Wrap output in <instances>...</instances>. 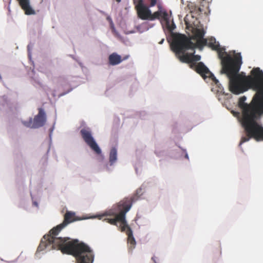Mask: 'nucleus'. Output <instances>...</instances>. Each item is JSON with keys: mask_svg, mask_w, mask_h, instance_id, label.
Segmentation results:
<instances>
[{"mask_svg": "<svg viewBox=\"0 0 263 263\" xmlns=\"http://www.w3.org/2000/svg\"><path fill=\"white\" fill-rule=\"evenodd\" d=\"M205 33L203 28H197L195 30L194 35L191 37V40H195V39L203 38Z\"/></svg>", "mask_w": 263, "mask_h": 263, "instance_id": "14", "label": "nucleus"}, {"mask_svg": "<svg viewBox=\"0 0 263 263\" xmlns=\"http://www.w3.org/2000/svg\"><path fill=\"white\" fill-rule=\"evenodd\" d=\"M190 67L192 69H195L197 73L199 74L204 80L206 79L211 80L218 87V91L222 90V86L219 81L202 62L192 63L190 64Z\"/></svg>", "mask_w": 263, "mask_h": 263, "instance_id": "6", "label": "nucleus"}, {"mask_svg": "<svg viewBox=\"0 0 263 263\" xmlns=\"http://www.w3.org/2000/svg\"><path fill=\"white\" fill-rule=\"evenodd\" d=\"M21 8L26 15L35 14V11L30 5V0H17Z\"/></svg>", "mask_w": 263, "mask_h": 263, "instance_id": "12", "label": "nucleus"}, {"mask_svg": "<svg viewBox=\"0 0 263 263\" xmlns=\"http://www.w3.org/2000/svg\"><path fill=\"white\" fill-rule=\"evenodd\" d=\"M109 63L111 65H116L120 64L123 60L121 57L116 53H112L108 57Z\"/></svg>", "mask_w": 263, "mask_h": 263, "instance_id": "13", "label": "nucleus"}, {"mask_svg": "<svg viewBox=\"0 0 263 263\" xmlns=\"http://www.w3.org/2000/svg\"><path fill=\"white\" fill-rule=\"evenodd\" d=\"M219 45L218 43L216 42L215 38L211 37L208 40L206 45H208L210 47L212 48V49L214 50L217 48V46Z\"/></svg>", "mask_w": 263, "mask_h": 263, "instance_id": "16", "label": "nucleus"}, {"mask_svg": "<svg viewBox=\"0 0 263 263\" xmlns=\"http://www.w3.org/2000/svg\"><path fill=\"white\" fill-rule=\"evenodd\" d=\"M134 4L136 5V7L137 6L143 5L142 0H133Z\"/></svg>", "mask_w": 263, "mask_h": 263, "instance_id": "17", "label": "nucleus"}, {"mask_svg": "<svg viewBox=\"0 0 263 263\" xmlns=\"http://www.w3.org/2000/svg\"><path fill=\"white\" fill-rule=\"evenodd\" d=\"M76 220L74 213L66 212L63 222L52 228L49 232V234L43 236L37 248V251L57 249L61 250L63 253L74 256L77 263H92L94 257L93 252L86 244L80 242L78 239L57 237L63 228Z\"/></svg>", "mask_w": 263, "mask_h": 263, "instance_id": "2", "label": "nucleus"}, {"mask_svg": "<svg viewBox=\"0 0 263 263\" xmlns=\"http://www.w3.org/2000/svg\"><path fill=\"white\" fill-rule=\"evenodd\" d=\"M151 3V6H154L156 5L157 0H149Z\"/></svg>", "mask_w": 263, "mask_h": 263, "instance_id": "18", "label": "nucleus"}, {"mask_svg": "<svg viewBox=\"0 0 263 263\" xmlns=\"http://www.w3.org/2000/svg\"><path fill=\"white\" fill-rule=\"evenodd\" d=\"M164 39H162L161 41L159 43L160 44H161L163 43V42H164Z\"/></svg>", "mask_w": 263, "mask_h": 263, "instance_id": "19", "label": "nucleus"}, {"mask_svg": "<svg viewBox=\"0 0 263 263\" xmlns=\"http://www.w3.org/2000/svg\"><path fill=\"white\" fill-rule=\"evenodd\" d=\"M248 76L229 73V88L235 95L243 93L249 89L257 91L250 104L245 103L246 96L241 97L238 106L242 110L241 124L246 136L241 138L240 145L250 138L263 139V127L259 122L263 114V71L254 68Z\"/></svg>", "mask_w": 263, "mask_h": 263, "instance_id": "1", "label": "nucleus"}, {"mask_svg": "<svg viewBox=\"0 0 263 263\" xmlns=\"http://www.w3.org/2000/svg\"><path fill=\"white\" fill-rule=\"evenodd\" d=\"M117 152L116 148H112L109 154V162L110 164H114L117 160Z\"/></svg>", "mask_w": 263, "mask_h": 263, "instance_id": "15", "label": "nucleus"}, {"mask_svg": "<svg viewBox=\"0 0 263 263\" xmlns=\"http://www.w3.org/2000/svg\"><path fill=\"white\" fill-rule=\"evenodd\" d=\"M254 139H255L256 140H257V141H259V140H262V141H263V139H256V138H254Z\"/></svg>", "mask_w": 263, "mask_h": 263, "instance_id": "20", "label": "nucleus"}, {"mask_svg": "<svg viewBox=\"0 0 263 263\" xmlns=\"http://www.w3.org/2000/svg\"><path fill=\"white\" fill-rule=\"evenodd\" d=\"M138 16L142 20H154L151 18L154 16V13L152 14L150 10L143 4L137 6L136 7Z\"/></svg>", "mask_w": 263, "mask_h": 263, "instance_id": "10", "label": "nucleus"}, {"mask_svg": "<svg viewBox=\"0 0 263 263\" xmlns=\"http://www.w3.org/2000/svg\"><path fill=\"white\" fill-rule=\"evenodd\" d=\"M81 135L85 142L97 154H100L101 150L95 141L89 128H83L80 131Z\"/></svg>", "mask_w": 263, "mask_h": 263, "instance_id": "8", "label": "nucleus"}, {"mask_svg": "<svg viewBox=\"0 0 263 263\" xmlns=\"http://www.w3.org/2000/svg\"><path fill=\"white\" fill-rule=\"evenodd\" d=\"M137 200L136 195L125 198L118 204V213L110 210L102 216H107L104 220L110 224L117 226V223H120L119 229L121 232H125L127 235V243L129 244L130 250L135 248L136 242L133 236V231L126 220L125 215L131 208L133 203Z\"/></svg>", "mask_w": 263, "mask_h": 263, "instance_id": "3", "label": "nucleus"}, {"mask_svg": "<svg viewBox=\"0 0 263 263\" xmlns=\"http://www.w3.org/2000/svg\"><path fill=\"white\" fill-rule=\"evenodd\" d=\"M193 50L194 52L192 53H185V51L181 52L182 55L180 56V60L183 62L190 63L191 64L195 63L194 62L199 61L201 57L199 55H195V49Z\"/></svg>", "mask_w": 263, "mask_h": 263, "instance_id": "11", "label": "nucleus"}, {"mask_svg": "<svg viewBox=\"0 0 263 263\" xmlns=\"http://www.w3.org/2000/svg\"><path fill=\"white\" fill-rule=\"evenodd\" d=\"M162 18L165 24L166 28L170 31H172L174 30L176 26L172 21L171 23V20L168 14L165 11H158L154 12V16L151 17L152 19Z\"/></svg>", "mask_w": 263, "mask_h": 263, "instance_id": "9", "label": "nucleus"}, {"mask_svg": "<svg viewBox=\"0 0 263 263\" xmlns=\"http://www.w3.org/2000/svg\"><path fill=\"white\" fill-rule=\"evenodd\" d=\"M214 50L218 52L219 58L221 60V73L226 74L229 79L231 78L229 73L234 74V76L238 74L240 65L242 64L240 53H236L233 59L229 55L224 57L226 54L225 48L220 47L219 45L217 46V48Z\"/></svg>", "mask_w": 263, "mask_h": 263, "instance_id": "4", "label": "nucleus"}, {"mask_svg": "<svg viewBox=\"0 0 263 263\" xmlns=\"http://www.w3.org/2000/svg\"><path fill=\"white\" fill-rule=\"evenodd\" d=\"M195 40L196 43H194L185 35L179 34L175 37L172 46L176 52H183L189 49L194 50L197 47L201 48L208 43V40L204 37Z\"/></svg>", "mask_w": 263, "mask_h": 263, "instance_id": "5", "label": "nucleus"}, {"mask_svg": "<svg viewBox=\"0 0 263 263\" xmlns=\"http://www.w3.org/2000/svg\"><path fill=\"white\" fill-rule=\"evenodd\" d=\"M185 158H187V159H189V157H188V155L187 154H186V155H185Z\"/></svg>", "mask_w": 263, "mask_h": 263, "instance_id": "21", "label": "nucleus"}, {"mask_svg": "<svg viewBox=\"0 0 263 263\" xmlns=\"http://www.w3.org/2000/svg\"><path fill=\"white\" fill-rule=\"evenodd\" d=\"M116 1L118 2V3H120L121 2V0H116Z\"/></svg>", "mask_w": 263, "mask_h": 263, "instance_id": "22", "label": "nucleus"}, {"mask_svg": "<svg viewBox=\"0 0 263 263\" xmlns=\"http://www.w3.org/2000/svg\"><path fill=\"white\" fill-rule=\"evenodd\" d=\"M39 113L36 115L33 120L31 118L28 121L23 122V124L28 127L37 128L43 126L46 121V114L44 109L42 108H39Z\"/></svg>", "mask_w": 263, "mask_h": 263, "instance_id": "7", "label": "nucleus"}]
</instances>
